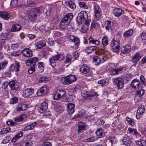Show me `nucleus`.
I'll return each mask as SVG.
<instances>
[{"instance_id":"f257e3e1","label":"nucleus","mask_w":146,"mask_h":146,"mask_svg":"<svg viewBox=\"0 0 146 146\" xmlns=\"http://www.w3.org/2000/svg\"><path fill=\"white\" fill-rule=\"evenodd\" d=\"M88 18L87 13L84 11H82L80 13L76 18L77 22L79 24H82L84 21H86Z\"/></svg>"},{"instance_id":"f03ea898","label":"nucleus","mask_w":146,"mask_h":146,"mask_svg":"<svg viewBox=\"0 0 146 146\" xmlns=\"http://www.w3.org/2000/svg\"><path fill=\"white\" fill-rule=\"evenodd\" d=\"M112 80L118 89H121L123 88L124 85V81L122 78L118 77L113 78Z\"/></svg>"},{"instance_id":"7ed1b4c3","label":"nucleus","mask_w":146,"mask_h":146,"mask_svg":"<svg viewBox=\"0 0 146 146\" xmlns=\"http://www.w3.org/2000/svg\"><path fill=\"white\" fill-rule=\"evenodd\" d=\"M95 16L96 19L99 20L101 16V10L100 7L98 5H96L94 6Z\"/></svg>"},{"instance_id":"20e7f679","label":"nucleus","mask_w":146,"mask_h":146,"mask_svg":"<svg viewBox=\"0 0 146 146\" xmlns=\"http://www.w3.org/2000/svg\"><path fill=\"white\" fill-rule=\"evenodd\" d=\"M119 43L115 40L111 41L110 46L113 51L115 52H118L119 49Z\"/></svg>"},{"instance_id":"39448f33","label":"nucleus","mask_w":146,"mask_h":146,"mask_svg":"<svg viewBox=\"0 0 146 146\" xmlns=\"http://www.w3.org/2000/svg\"><path fill=\"white\" fill-rule=\"evenodd\" d=\"M8 40L7 39H0V44L1 45L4 46L5 48V50L7 52H4L5 54H8L9 52V48L8 46H7L8 44Z\"/></svg>"},{"instance_id":"423d86ee","label":"nucleus","mask_w":146,"mask_h":146,"mask_svg":"<svg viewBox=\"0 0 146 146\" xmlns=\"http://www.w3.org/2000/svg\"><path fill=\"white\" fill-rule=\"evenodd\" d=\"M141 84L139 81L137 79L133 80L131 83L132 87L136 90L140 89L141 88Z\"/></svg>"},{"instance_id":"0eeeda50","label":"nucleus","mask_w":146,"mask_h":146,"mask_svg":"<svg viewBox=\"0 0 146 146\" xmlns=\"http://www.w3.org/2000/svg\"><path fill=\"white\" fill-rule=\"evenodd\" d=\"M9 85L11 90H16L19 87V84L16 81L12 80L9 82Z\"/></svg>"},{"instance_id":"6e6552de","label":"nucleus","mask_w":146,"mask_h":146,"mask_svg":"<svg viewBox=\"0 0 146 146\" xmlns=\"http://www.w3.org/2000/svg\"><path fill=\"white\" fill-rule=\"evenodd\" d=\"M66 92L63 90H57L54 95V99L57 100L63 96L65 94Z\"/></svg>"},{"instance_id":"1a4fd4ad","label":"nucleus","mask_w":146,"mask_h":146,"mask_svg":"<svg viewBox=\"0 0 146 146\" xmlns=\"http://www.w3.org/2000/svg\"><path fill=\"white\" fill-rule=\"evenodd\" d=\"M34 92V90L32 88L25 89L23 90V95L25 97H27L32 94Z\"/></svg>"},{"instance_id":"9d476101","label":"nucleus","mask_w":146,"mask_h":146,"mask_svg":"<svg viewBox=\"0 0 146 146\" xmlns=\"http://www.w3.org/2000/svg\"><path fill=\"white\" fill-rule=\"evenodd\" d=\"M145 110V108L143 105H141L139 107L136 116V118L137 119H139L140 118L141 116L144 113Z\"/></svg>"},{"instance_id":"9b49d317","label":"nucleus","mask_w":146,"mask_h":146,"mask_svg":"<svg viewBox=\"0 0 146 146\" xmlns=\"http://www.w3.org/2000/svg\"><path fill=\"white\" fill-rule=\"evenodd\" d=\"M48 107V104L47 103L45 102L42 103L38 108V111L42 113H44L47 109Z\"/></svg>"},{"instance_id":"f8f14e48","label":"nucleus","mask_w":146,"mask_h":146,"mask_svg":"<svg viewBox=\"0 0 146 146\" xmlns=\"http://www.w3.org/2000/svg\"><path fill=\"white\" fill-rule=\"evenodd\" d=\"M21 66L19 63L16 61L14 64H12L9 67V70L10 71H13L14 70H16L17 72L19 70V69Z\"/></svg>"},{"instance_id":"ddd939ff","label":"nucleus","mask_w":146,"mask_h":146,"mask_svg":"<svg viewBox=\"0 0 146 146\" xmlns=\"http://www.w3.org/2000/svg\"><path fill=\"white\" fill-rule=\"evenodd\" d=\"M122 141L123 144L127 146H130L131 144V139L127 135L124 136L122 139Z\"/></svg>"},{"instance_id":"4468645a","label":"nucleus","mask_w":146,"mask_h":146,"mask_svg":"<svg viewBox=\"0 0 146 146\" xmlns=\"http://www.w3.org/2000/svg\"><path fill=\"white\" fill-rule=\"evenodd\" d=\"M85 91H84L81 92V96L84 98L90 97L92 98H95L98 95L96 92H94L92 94H88V93L86 92V94H85Z\"/></svg>"},{"instance_id":"2eb2a0df","label":"nucleus","mask_w":146,"mask_h":146,"mask_svg":"<svg viewBox=\"0 0 146 146\" xmlns=\"http://www.w3.org/2000/svg\"><path fill=\"white\" fill-rule=\"evenodd\" d=\"M27 106L26 104H19L17 105L16 108V110L17 111L25 110H27Z\"/></svg>"},{"instance_id":"dca6fc26","label":"nucleus","mask_w":146,"mask_h":146,"mask_svg":"<svg viewBox=\"0 0 146 146\" xmlns=\"http://www.w3.org/2000/svg\"><path fill=\"white\" fill-rule=\"evenodd\" d=\"M47 92L46 86H44L38 91L37 94L38 96H40L46 94Z\"/></svg>"},{"instance_id":"f3484780","label":"nucleus","mask_w":146,"mask_h":146,"mask_svg":"<svg viewBox=\"0 0 146 146\" xmlns=\"http://www.w3.org/2000/svg\"><path fill=\"white\" fill-rule=\"evenodd\" d=\"M23 54L24 56L27 57H31L32 56V51L29 48L24 49L22 51Z\"/></svg>"},{"instance_id":"a211bd4d","label":"nucleus","mask_w":146,"mask_h":146,"mask_svg":"<svg viewBox=\"0 0 146 146\" xmlns=\"http://www.w3.org/2000/svg\"><path fill=\"white\" fill-rule=\"evenodd\" d=\"M96 133L99 138H102L105 136V132L101 128H98L96 131Z\"/></svg>"},{"instance_id":"6ab92c4d","label":"nucleus","mask_w":146,"mask_h":146,"mask_svg":"<svg viewBox=\"0 0 146 146\" xmlns=\"http://www.w3.org/2000/svg\"><path fill=\"white\" fill-rule=\"evenodd\" d=\"M37 123L35 122L25 127L23 129V131H28L33 129H34Z\"/></svg>"},{"instance_id":"aec40b11","label":"nucleus","mask_w":146,"mask_h":146,"mask_svg":"<svg viewBox=\"0 0 146 146\" xmlns=\"http://www.w3.org/2000/svg\"><path fill=\"white\" fill-rule=\"evenodd\" d=\"M46 44L45 41L40 40L35 43V45L36 48L40 49L45 46Z\"/></svg>"},{"instance_id":"412c9836","label":"nucleus","mask_w":146,"mask_h":146,"mask_svg":"<svg viewBox=\"0 0 146 146\" xmlns=\"http://www.w3.org/2000/svg\"><path fill=\"white\" fill-rule=\"evenodd\" d=\"M90 67L86 65H82L80 68V72L84 74H86L90 71Z\"/></svg>"},{"instance_id":"4be33fe9","label":"nucleus","mask_w":146,"mask_h":146,"mask_svg":"<svg viewBox=\"0 0 146 146\" xmlns=\"http://www.w3.org/2000/svg\"><path fill=\"white\" fill-rule=\"evenodd\" d=\"M131 46L129 45L125 46L121 48V53L123 54H127L131 51Z\"/></svg>"},{"instance_id":"5701e85b","label":"nucleus","mask_w":146,"mask_h":146,"mask_svg":"<svg viewBox=\"0 0 146 146\" xmlns=\"http://www.w3.org/2000/svg\"><path fill=\"white\" fill-rule=\"evenodd\" d=\"M61 81L62 83L65 85H68L72 83L68 76L62 78Z\"/></svg>"},{"instance_id":"b1692460","label":"nucleus","mask_w":146,"mask_h":146,"mask_svg":"<svg viewBox=\"0 0 146 146\" xmlns=\"http://www.w3.org/2000/svg\"><path fill=\"white\" fill-rule=\"evenodd\" d=\"M113 13L117 17L120 16L124 12V11L120 8H116L113 11Z\"/></svg>"},{"instance_id":"393cba45","label":"nucleus","mask_w":146,"mask_h":146,"mask_svg":"<svg viewBox=\"0 0 146 146\" xmlns=\"http://www.w3.org/2000/svg\"><path fill=\"white\" fill-rule=\"evenodd\" d=\"M74 104L72 103H69L67 105L68 112L69 114H71L74 112Z\"/></svg>"},{"instance_id":"a878e982","label":"nucleus","mask_w":146,"mask_h":146,"mask_svg":"<svg viewBox=\"0 0 146 146\" xmlns=\"http://www.w3.org/2000/svg\"><path fill=\"white\" fill-rule=\"evenodd\" d=\"M70 40L73 42L76 45H78L80 44V40L78 38L77 36H75L73 35H70L69 36Z\"/></svg>"},{"instance_id":"bb28decb","label":"nucleus","mask_w":146,"mask_h":146,"mask_svg":"<svg viewBox=\"0 0 146 146\" xmlns=\"http://www.w3.org/2000/svg\"><path fill=\"white\" fill-rule=\"evenodd\" d=\"M0 17L3 19L7 20L10 17L9 14L5 12H0Z\"/></svg>"},{"instance_id":"cd10ccee","label":"nucleus","mask_w":146,"mask_h":146,"mask_svg":"<svg viewBox=\"0 0 146 146\" xmlns=\"http://www.w3.org/2000/svg\"><path fill=\"white\" fill-rule=\"evenodd\" d=\"M141 57V56L140 54H139L138 53H137L134 55L131 60L132 62L136 63L139 60Z\"/></svg>"},{"instance_id":"c85d7f7f","label":"nucleus","mask_w":146,"mask_h":146,"mask_svg":"<svg viewBox=\"0 0 146 146\" xmlns=\"http://www.w3.org/2000/svg\"><path fill=\"white\" fill-rule=\"evenodd\" d=\"M21 29V26L19 24H15L13 25L11 30L12 32L19 31Z\"/></svg>"},{"instance_id":"c756f323","label":"nucleus","mask_w":146,"mask_h":146,"mask_svg":"<svg viewBox=\"0 0 146 146\" xmlns=\"http://www.w3.org/2000/svg\"><path fill=\"white\" fill-rule=\"evenodd\" d=\"M96 49V46H90L86 48L85 52L89 54L93 52Z\"/></svg>"},{"instance_id":"7c9ffc66","label":"nucleus","mask_w":146,"mask_h":146,"mask_svg":"<svg viewBox=\"0 0 146 146\" xmlns=\"http://www.w3.org/2000/svg\"><path fill=\"white\" fill-rule=\"evenodd\" d=\"M89 43H92L96 45H98L100 41L94 39L92 36H90L89 38Z\"/></svg>"},{"instance_id":"2f4dec72","label":"nucleus","mask_w":146,"mask_h":146,"mask_svg":"<svg viewBox=\"0 0 146 146\" xmlns=\"http://www.w3.org/2000/svg\"><path fill=\"white\" fill-rule=\"evenodd\" d=\"M23 134V132L17 133L12 139V141L13 142H15L17 140L20 139L22 136Z\"/></svg>"},{"instance_id":"473e14b6","label":"nucleus","mask_w":146,"mask_h":146,"mask_svg":"<svg viewBox=\"0 0 146 146\" xmlns=\"http://www.w3.org/2000/svg\"><path fill=\"white\" fill-rule=\"evenodd\" d=\"M144 93V91L142 89H140L139 90L137 91V95L135 96L134 99H137V100H139V99H137V98L139 97H140L141 96L143 95Z\"/></svg>"},{"instance_id":"72a5a7b5","label":"nucleus","mask_w":146,"mask_h":146,"mask_svg":"<svg viewBox=\"0 0 146 146\" xmlns=\"http://www.w3.org/2000/svg\"><path fill=\"white\" fill-rule=\"evenodd\" d=\"M11 131V129L10 127H8L2 129L0 133L2 134H4L10 132Z\"/></svg>"},{"instance_id":"f704fd0d","label":"nucleus","mask_w":146,"mask_h":146,"mask_svg":"<svg viewBox=\"0 0 146 146\" xmlns=\"http://www.w3.org/2000/svg\"><path fill=\"white\" fill-rule=\"evenodd\" d=\"M133 30L131 29L127 30L123 33V36L125 38H128L131 36L133 33Z\"/></svg>"},{"instance_id":"c9c22d12","label":"nucleus","mask_w":146,"mask_h":146,"mask_svg":"<svg viewBox=\"0 0 146 146\" xmlns=\"http://www.w3.org/2000/svg\"><path fill=\"white\" fill-rule=\"evenodd\" d=\"M26 118V115L25 114H23L15 119V121L16 122H19L23 121Z\"/></svg>"},{"instance_id":"e433bc0d","label":"nucleus","mask_w":146,"mask_h":146,"mask_svg":"<svg viewBox=\"0 0 146 146\" xmlns=\"http://www.w3.org/2000/svg\"><path fill=\"white\" fill-rule=\"evenodd\" d=\"M104 25L107 30H109L111 29V22L109 21H106Z\"/></svg>"},{"instance_id":"4c0bfd02","label":"nucleus","mask_w":146,"mask_h":146,"mask_svg":"<svg viewBox=\"0 0 146 146\" xmlns=\"http://www.w3.org/2000/svg\"><path fill=\"white\" fill-rule=\"evenodd\" d=\"M55 58L54 56H52L49 60V61L51 66L54 67L56 66Z\"/></svg>"},{"instance_id":"58836bf2","label":"nucleus","mask_w":146,"mask_h":146,"mask_svg":"<svg viewBox=\"0 0 146 146\" xmlns=\"http://www.w3.org/2000/svg\"><path fill=\"white\" fill-rule=\"evenodd\" d=\"M128 131L130 133L134 134L135 135L139 134V133L137 131V130L134 129H133L130 127L128 128Z\"/></svg>"},{"instance_id":"ea45409f","label":"nucleus","mask_w":146,"mask_h":146,"mask_svg":"<svg viewBox=\"0 0 146 146\" xmlns=\"http://www.w3.org/2000/svg\"><path fill=\"white\" fill-rule=\"evenodd\" d=\"M102 43L103 45L104 46H106L108 44V37L106 36H104L102 39Z\"/></svg>"},{"instance_id":"a19ab883","label":"nucleus","mask_w":146,"mask_h":146,"mask_svg":"<svg viewBox=\"0 0 146 146\" xmlns=\"http://www.w3.org/2000/svg\"><path fill=\"white\" fill-rule=\"evenodd\" d=\"M126 120L131 126H133L135 124L134 120L133 119L127 117L126 118Z\"/></svg>"},{"instance_id":"79ce46f5","label":"nucleus","mask_w":146,"mask_h":146,"mask_svg":"<svg viewBox=\"0 0 146 146\" xmlns=\"http://www.w3.org/2000/svg\"><path fill=\"white\" fill-rule=\"evenodd\" d=\"M66 3L68 6L71 9H74L76 7V6L73 2L72 1H66Z\"/></svg>"},{"instance_id":"37998d69","label":"nucleus","mask_w":146,"mask_h":146,"mask_svg":"<svg viewBox=\"0 0 146 146\" xmlns=\"http://www.w3.org/2000/svg\"><path fill=\"white\" fill-rule=\"evenodd\" d=\"M36 16V15L31 11L29 16V18L30 21H32L33 20L35 19Z\"/></svg>"},{"instance_id":"c03bdc74","label":"nucleus","mask_w":146,"mask_h":146,"mask_svg":"<svg viewBox=\"0 0 146 146\" xmlns=\"http://www.w3.org/2000/svg\"><path fill=\"white\" fill-rule=\"evenodd\" d=\"M7 64V60H5L0 63V67L2 70L6 67Z\"/></svg>"},{"instance_id":"a18cd8bd","label":"nucleus","mask_w":146,"mask_h":146,"mask_svg":"<svg viewBox=\"0 0 146 146\" xmlns=\"http://www.w3.org/2000/svg\"><path fill=\"white\" fill-rule=\"evenodd\" d=\"M98 84H100L102 86H103L105 85H107L108 84V82L106 81L105 80L102 79L100 80H99L98 81Z\"/></svg>"},{"instance_id":"49530a36","label":"nucleus","mask_w":146,"mask_h":146,"mask_svg":"<svg viewBox=\"0 0 146 146\" xmlns=\"http://www.w3.org/2000/svg\"><path fill=\"white\" fill-rule=\"evenodd\" d=\"M78 133H79L82 132L83 130L85 129V126L84 125H79L78 126Z\"/></svg>"},{"instance_id":"de8ad7c7","label":"nucleus","mask_w":146,"mask_h":146,"mask_svg":"<svg viewBox=\"0 0 146 146\" xmlns=\"http://www.w3.org/2000/svg\"><path fill=\"white\" fill-rule=\"evenodd\" d=\"M122 69V67H120L119 68L113 69L112 70V72L113 74L117 75L119 73Z\"/></svg>"},{"instance_id":"09e8293b","label":"nucleus","mask_w":146,"mask_h":146,"mask_svg":"<svg viewBox=\"0 0 146 146\" xmlns=\"http://www.w3.org/2000/svg\"><path fill=\"white\" fill-rule=\"evenodd\" d=\"M18 0H11L10 3V7H16L17 5V2Z\"/></svg>"},{"instance_id":"8fccbe9b","label":"nucleus","mask_w":146,"mask_h":146,"mask_svg":"<svg viewBox=\"0 0 146 146\" xmlns=\"http://www.w3.org/2000/svg\"><path fill=\"white\" fill-rule=\"evenodd\" d=\"M56 60H62L64 58V56L62 54H58L54 56Z\"/></svg>"},{"instance_id":"3c124183","label":"nucleus","mask_w":146,"mask_h":146,"mask_svg":"<svg viewBox=\"0 0 146 146\" xmlns=\"http://www.w3.org/2000/svg\"><path fill=\"white\" fill-rule=\"evenodd\" d=\"M27 3L30 7H34L36 5V3L34 0H27Z\"/></svg>"},{"instance_id":"603ef678","label":"nucleus","mask_w":146,"mask_h":146,"mask_svg":"<svg viewBox=\"0 0 146 146\" xmlns=\"http://www.w3.org/2000/svg\"><path fill=\"white\" fill-rule=\"evenodd\" d=\"M72 83L76 81L77 80V78L74 75H70L68 76Z\"/></svg>"},{"instance_id":"864d4df0","label":"nucleus","mask_w":146,"mask_h":146,"mask_svg":"<svg viewBox=\"0 0 146 146\" xmlns=\"http://www.w3.org/2000/svg\"><path fill=\"white\" fill-rule=\"evenodd\" d=\"M18 101V98L15 97H12L10 101V104H13L16 103Z\"/></svg>"},{"instance_id":"5fc2aeb1","label":"nucleus","mask_w":146,"mask_h":146,"mask_svg":"<svg viewBox=\"0 0 146 146\" xmlns=\"http://www.w3.org/2000/svg\"><path fill=\"white\" fill-rule=\"evenodd\" d=\"M93 61L96 62L98 64H100L101 62L100 58L97 56L93 57Z\"/></svg>"},{"instance_id":"6e6d98bb","label":"nucleus","mask_w":146,"mask_h":146,"mask_svg":"<svg viewBox=\"0 0 146 146\" xmlns=\"http://www.w3.org/2000/svg\"><path fill=\"white\" fill-rule=\"evenodd\" d=\"M31 62L32 64H35V63L38 61L39 60L38 58L37 57H33L29 59Z\"/></svg>"},{"instance_id":"4d7b16f0","label":"nucleus","mask_w":146,"mask_h":146,"mask_svg":"<svg viewBox=\"0 0 146 146\" xmlns=\"http://www.w3.org/2000/svg\"><path fill=\"white\" fill-rule=\"evenodd\" d=\"M141 38L143 42L146 44V33L142 32L141 35Z\"/></svg>"},{"instance_id":"13d9d810","label":"nucleus","mask_w":146,"mask_h":146,"mask_svg":"<svg viewBox=\"0 0 146 146\" xmlns=\"http://www.w3.org/2000/svg\"><path fill=\"white\" fill-rule=\"evenodd\" d=\"M32 11L34 13H35L36 15H37V14H39L40 12V8L38 7L35 9H33Z\"/></svg>"},{"instance_id":"bf43d9fd","label":"nucleus","mask_w":146,"mask_h":146,"mask_svg":"<svg viewBox=\"0 0 146 146\" xmlns=\"http://www.w3.org/2000/svg\"><path fill=\"white\" fill-rule=\"evenodd\" d=\"M38 68L42 70L44 69V64L43 62H39L38 63Z\"/></svg>"},{"instance_id":"052dcab7","label":"nucleus","mask_w":146,"mask_h":146,"mask_svg":"<svg viewBox=\"0 0 146 146\" xmlns=\"http://www.w3.org/2000/svg\"><path fill=\"white\" fill-rule=\"evenodd\" d=\"M24 143L25 144V146H31L33 143L31 141L29 140L24 141Z\"/></svg>"},{"instance_id":"680f3d73","label":"nucleus","mask_w":146,"mask_h":146,"mask_svg":"<svg viewBox=\"0 0 146 146\" xmlns=\"http://www.w3.org/2000/svg\"><path fill=\"white\" fill-rule=\"evenodd\" d=\"M21 53V52L19 51L13 52L11 53V55L12 56H16L20 55Z\"/></svg>"},{"instance_id":"e2e57ef3","label":"nucleus","mask_w":146,"mask_h":146,"mask_svg":"<svg viewBox=\"0 0 146 146\" xmlns=\"http://www.w3.org/2000/svg\"><path fill=\"white\" fill-rule=\"evenodd\" d=\"M65 17H67L68 19L70 21L72 19L73 15L72 13H68L65 15Z\"/></svg>"},{"instance_id":"0e129e2a","label":"nucleus","mask_w":146,"mask_h":146,"mask_svg":"<svg viewBox=\"0 0 146 146\" xmlns=\"http://www.w3.org/2000/svg\"><path fill=\"white\" fill-rule=\"evenodd\" d=\"M87 119L88 120L91 121L96 120H98V118L94 116H91V117H88Z\"/></svg>"},{"instance_id":"69168bd1","label":"nucleus","mask_w":146,"mask_h":146,"mask_svg":"<svg viewBox=\"0 0 146 146\" xmlns=\"http://www.w3.org/2000/svg\"><path fill=\"white\" fill-rule=\"evenodd\" d=\"M9 137H5L2 141L1 143L5 144L8 143L9 141Z\"/></svg>"},{"instance_id":"338daca9","label":"nucleus","mask_w":146,"mask_h":146,"mask_svg":"<svg viewBox=\"0 0 146 146\" xmlns=\"http://www.w3.org/2000/svg\"><path fill=\"white\" fill-rule=\"evenodd\" d=\"M9 85V83L8 82H5L2 84V88L3 89H6Z\"/></svg>"},{"instance_id":"774afa93","label":"nucleus","mask_w":146,"mask_h":146,"mask_svg":"<svg viewBox=\"0 0 146 146\" xmlns=\"http://www.w3.org/2000/svg\"><path fill=\"white\" fill-rule=\"evenodd\" d=\"M92 28H95L98 27V24L95 22L93 21L92 24Z\"/></svg>"}]
</instances>
